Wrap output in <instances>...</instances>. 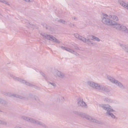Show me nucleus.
Here are the masks:
<instances>
[{
	"label": "nucleus",
	"mask_w": 128,
	"mask_h": 128,
	"mask_svg": "<svg viewBox=\"0 0 128 128\" xmlns=\"http://www.w3.org/2000/svg\"><path fill=\"white\" fill-rule=\"evenodd\" d=\"M95 40H96L97 41H99V40L98 39H96Z\"/></svg>",
	"instance_id": "8"
},
{
	"label": "nucleus",
	"mask_w": 128,
	"mask_h": 128,
	"mask_svg": "<svg viewBox=\"0 0 128 128\" xmlns=\"http://www.w3.org/2000/svg\"><path fill=\"white\" fill-rule=\"evenodd\" d=\"M122 28H123V29H125L126 28V27L124 26H123Z\"/></svg>",
	"instance_id": "7"
},
{
	"label": "nucleus",
	"mask_w": 128,
	"mask_h": 128,
	"mask_svg": "<svg viewBox=\"0 0 128 128\" xmlns=\"http://www.w3.org/2000/svg\"><path fill=\"white\" fill-rule=\"evenodd\" d=\"M79 104H80V106H83L85 104V103L84 102H82L81 103L80 102H78Z\"/></svg>",
	"instance_id": "4"
},
{
	"label": "nucleus",
	"mask_w": 128,
	"mask_h": 128,
	"mask_svg": "<svg viewBox=\"0 0 128 128\" xmlns=\"http://www.w3.org/2000/svg\"><path fill=\"white\" fill-rule=\"evenodd\" d=\"M120 4L123 6L125 8H128V5L126 3L122 1H120Z\"/></svg>",
	"instance_id": "2"
},
{
	"label": "nucleus",
	"mask_w": 128,
	"mask_h": 128,
	"mask_svg": "<svg viewBox=\"0 0 128 128\" xmlns=\"http://www.w3.org/2000/svg\"><path fill=\"white\" fill-rule=\"evenodd\" d=\"M107 16V15H106V14H105L104 16Z\"/></svg>",
	"instance_id": "9"
},
{
	"label": "nucleus",
	"mask_w": 128,
	"mask_h": 128,
	"mask_svg": "<svg viewBox=\"0 0 128 128\" xmlns=\"http://www.w3.org/2000/svg\"><path fill=\"white\" fill-rule=\"evenodd\" d=\"M106 110H107V108H106Z\"/></svg>",
	"instance_id": "10"
},
{
	"label": "nucleus",
	"mask_w": 128,
	"mask_h": 128,
	"mask_svg": "<svg viewBox=\"0 0 128 128\" xmlns=\"http://www.w3.org/2000/svg\"><path fill=\"white\" fill-rule=\"evenodd\" d=\"M47 39L49 40H54V37L53 38L52 36H50L47 35Z\"/></svg>",
	"instance_id": "3"
},
{
	"label": "nucleus",
	"mask_w": 128,
	"mask_h": 128,
	"mask_svg": "<svg viewBox=\"0 0 128 128\" xmlns=\"http://www.w3.org/2000/svg\"><path fill=\"white\" fill-rule=\"evenodd\" d=\"M108 114H109V115H110L111 116L112 118H114V116L112 114H109L108 112Z\"/></svg>",
	"instance_id": "6"
},
{
	"label": "nucleus",
	"mask_w": 128,
	"mask_h": 128,
	"mask_svg": "<svg viewBox=\"0 0 128 128\" xmlns=\"http://www.w3.org/2000/svg\"><path fill=\"white\" fill-rule=\"evenodd\" d=\"M111 20L113 22H111V23L110 22L109 20L108 19H106V18H104L102 20L103 22L108 25H114L115 24L114 27L116 28L121 29V27L120 25L118 24H115V23L116 21H117L118 20V18L116 16H113V17H111L110 18Z\"/></svg>",
	"instance_id": "1"
},
{
	"label": "nucleus",
	"mask_w": 128,
	"mask_h": 128,
	"mask_svg": "<svg viewBox=\"0 0 128 128\" xmlns=\"http://www.w3.org/2000/svg\"><path fill=\"white\" fill-rule=\"evenodd\" d=\"M124 30H123L122 31Z\"/></svg>",
	"instance_id": "11"
},
{
	"label": "nucleus",
	"mask_w": 128,
	"mask_h": 128,
	"mask_svg": "<svg viewBox=\"0 0 128 128\" xmlns=\"http://www.w3.org/2000/svg\"><path fill=\"white\" fill-rule=\"evenodd\" d=\"M98 86V85L97 84H96L95 83H93L92 84V86L93 87L96 88L97 87V86Z\"/></svg>",
	"instance_id": "5"
},
{
	"label": "nucleus",
	"mask_w": 128,
	"mask_h": 128,
	"mask_svg": "<svg viewBox=\"0 0 128 128\" xmlns=\"http://www.w3.org/2000/svg\"><path fill=\"white\" fill-rule=\"evenodd\" d=\"M94 39H95V38H93Z\"/></svg>",
	"instance_id": "12"
}]
</instances>
